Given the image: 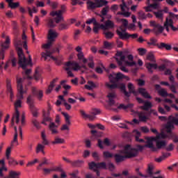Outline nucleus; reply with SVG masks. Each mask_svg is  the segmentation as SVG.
Wrapping results in <instances>:
<instances>
[{"instance_id":"nucleus-1","label":"nucleus","mask_w":178,"mask_h":178,"mask_svg":"<svg viewBox=\"0 0 178 178\" xmlns=\"http://www.w3.org/2000/svg\"><path fill=\"white\" fill-rule=\"evenodd\" d=\"M137 148L131 147L130 145H127L123 149L118 150L119 154L114 155V159L116 163L124 162L126 159L136 158L138 155V151H143L144 147L141 145H138Z\"/></svg>"},{"instance_id":"nucleus-2","label":"nucleus","mask_w":178,"mask_h":178,"mask_svg":"<svg viewBox=\"0 0 178 178\" xmlns=\"http://www.w3.org/2000/svg\"><path fill=\"white\" fill-rule=\"evenodd\" d=\"M23 81H24V79L17 78V100L15 103V111L17 108L22 107V99L24 98L23 95L26 94V90L23 88Z\"/></svg>"},{"instance_id":"nucleus-3","label":"nucleus","mask_w":178,"mask_h":178,"mask_svg":"<svg viewBox=\"0 0 178 178\" xmlns=\"http://www.w3.org/2000/svg\"><path fill=\"white\" fill-rule=\"evenodd\" d=\"M129 49H124L122 51H117V53L115 54V56H117L115 58V60L118 65H122L123 62H124V63L127 65V66H136V62H129L128 60H126L127 56L129 55Z\"/></svg>"},{"instance_id":"nucleus-4","label":"nucleus","mask_w":178,"mask_h":178,"mask_svg":"<svg viewBox=\"0 0 178 178\" xmlns=\"http://www.w3.org/2000/svg\"><path fill=\"white\" fill-rule=\"evenodd\" d=\"M17 49V54H18V65H19L20 67L23 69V70H26L27 65H31V56H29V61L24 56V54H23V49H22V47H16Z\"/></svg>"},{"instance_id":"nucleus-5","label":"nucleus","mask_w":178,"mask_h":178,"mask_svg":"<svg viewBox=\"0 0 178 178\" xmlns=\"http://www.w3.org/2000/svg\"><path fill=\"white\" fill-rule=\"evenodd\" d=\"M51 45H52V42H51V40H49V42L47 44L42 45V48L46 49L45 52H42L41 54L42 58H44V60H47V56L49 58H51V59H53V60H56V58L54 57V56L51 55L52 54H55V52L59 53V49L56 48L51 50H48L49 49V48H51Z\"/></svg>"},{"instance_id":"nucleus-6","label":"nucleus","mask_w":178,"mask_h":178,"mask_svg":"<svg viewBox=\"0 0 178 178\" xmlns=\"http://www.w3.org/2000/svg\"><path fill=\"white\" fill-rule=\"evenodd\" d=\"M175 126H178V118L173 115H170L168 117V121L165 124V129L168 138H170V137L175 134V133L172 131V130L175 129Z\"/></svg>"},{"instance_id":"nucleus-7","label":"nucleus","mask_w":178,"mask_h":178,"mask_svg":"<svg viewBox=\"0 0 178 178\" xmlns=\"http://www.w3.org/2000/svg\"><path fill=\"white\" fill-rule=\"evenodd\" d=\"M134 106V104H128L127 105H124L123 104H120V106H118V109H124V111H126V109H131V112L132 113H137L139 118V122H147V120H148V118L147 117V115H145V114H144V113L140 112H136L134 110H133V108Z\"/></svg>"},{"instance_id":"nucleus-8","label":"nucleus","mask_w":178,"mask_h":178,"mask_svg":"<svg viewBox=\"0 0 178 178\" xmlns=\"http://www.w3.org/2000/svg\"><path fill=\"white\" fill-rule=\"evenodd\" d=\"M161 138H169V136L163 132L161 134H158L156 137H150L147 138L146 147L147 148H150L152 151L155 152L157 151V148L154 146V141H156V140H161Z\"/></svg>"},{"instance_id":"nucleus-9","label":"nucleus","mask_w":178,"mask_h":178,"mask_svg":"<svg viewBox=\"0 0 178 178\" xmlns=\"http://www.w3.org/2000/svg\"><path fill=\"white\" fill-rule=\"evenodd\" d=\"M66 12V6H61V10L57 11H52L50 15L53 17H55L56 24L60 23V22H65V19L63 18V13Z\"/></svg>"},{"instance_id":"nucleus-10","label":"nucleus","mask_w":178,"mask_h":178,"mask_svg":"<svg viewBox=\"0 0 178 178\" xmlns=\"http://www.w3.org/2000/svg\"><path fill=\"white\" fill-rule=\"evenodd\" d=\"M88 165H89V169H90V170H94L97 176H100V172H99V170H98V169H105V170L108 169L106 166V163L105 162L95 163L94 161H92L89 163Z\"/></svg>"},{"instance_id":"nucleus-11","label":"nucleus","mask_w":178,"mask_h":178,"mask_svg":"<svg viewBox=\"0 0 178 178\" xmlns=\"http://www.w3.org/2000/svg\"><path fill=\"white\" fill-rule=\"evenodd\" d=\"M88 5V9L92 10L97 9V8H102L105 5H108V1L105 0H95V2L88 0L86 2Z\"/></svg>"},{"instance_id":"nucleus-12","label":"nucleus","mask_w":178,"mask_h":178,"mask_svg":"<svg viewBox=\"0 0 178 178\" xmlns=\"http://www.w3.org/2000/svg\"><path fill=\"white\" fill-rule=\"evenodd\" d=\"M133 5V1L132 0H128L127 3L126 2L122 1V3L120 4V8L122 12H118V15H122L124 17H130L131 13L129 12H126L127 10H129L130 9V6Z\"/></svg>"},{"instance_id":"nucleus-13","label":"nucleus","mask_w":178,"mask_h":178,"mask_svg":"<svg viewBox=\"0 0 178 178\" xmlns=\"http://www.w3.org/2000/svg\"><path fill=\"white\" fill-rule=\"evenodd\" d=\"M27 104L29 106L31 112L34 118H38V109L34 106V97L33 95H29L26 100Z\"/></svg>"},{"instance_id":"nucleus-14","label":"nucleus","mask_w":178,"mask_h":178,"mask_svg":"<svg viewBox=\"0 0 178 178\" xmlns=\"http://www.w3.org/2000/svg\"><path fill=\"white\" fill-rule=\"evenodd\" d=\"M10 44V38H9V36H6V41L1 44L0 60H3V59H5V51H6V49H8Z\"/></svg>"},{"instance_id":"nucleus-15","label":"nucleus","mask_w":178,"mask_h":178,"mask_svg":"<svg viewBox=\"0 0 178 178\" xmlns=\"http://www.w3.org/2000/svg\"><path fill=\"white\" fill-rule=\"evenodd\" d=\"M120 88L121 91H122V92L125 95V97H127L128 98H129V97H130V95H131V94H134V92H136L134 91V85H133V83H128V90L129 92H127L126 90V85H124V83H121Z\"/></svg>"},{"instance_id":"nucleus-16","label":"nucleus","mask_w":178,"mask_h":178,"mask_svg":"<svg viewBox=\"0 0 178 178\" xmlns=\"http://www.w3.org/2000/svg\"><path fill=\"white\" fill-rule=\"evenodd\" d=\"M150 25L153 27L152 31L155 35H159L163 33L165 27L162 26L160 24L155 22V21H151Z\"/></svg>"},{"instance_id":"nucleus-17","label":"nucleus","mask_w":178,"mask_h":178,"mask_svg":"<svg viewBox=\"0 0 178 178\" xmlns=\"http://www.w3.org/2000/svg\"><path fill=\"white\" fill-rule=\"evenodd\" d=\"M152 170H154V165H152V164L148 165L147 170V175H143V173L140 172V168H136V172L137 175H138V176H140V177H145V178L152 177V176H154V174Z\"/></svg>"},{"instance_id":"nucleus-18","label":"nucleus","mask_w":178,"mask_h":178,"mask_svg":"<svg viewBox=\"0 0 178 178\" xmlns=\"http://www.w3.org/2000/svg\"><path fill=\"white\" fill-rule=\"evenodd\" d=\"M116 33L120 40H129V38L136 39L138 37V34L137 33L129 34V33H122L119 30H117Z\"/></svg>"},{"instance_id":"nucleus-19","label":"nucleus","mask_w":178,"mask_h":178,"mask_svg":"<svg viewBox=\"0 0 178 178\" xmlns=\"http://www.w3.org/2000/svg\"><path fill=\"white\" fill-rule=\"evenodd\" d=\"M164 29H165L166 31H168V33H169L170 29L169 27L171 28V30H172V31H177L178 28L175 27V26H173V19H168L166 18L165 22L164 23Z\"/></svg>"},{"instance_id":"nucleus-20","label":"nucleus","mask_w":178,"mask_h":178,"mask_svg":"<svg viewBox=\"0 0 178 178\" xmlns=\"http://www.w3.org/2000/svg\"><path fill=\"white\" fill-rule=\"evenodd\" d=\"M172 108L166 104H163L162 106L158 107V111L161 115H168V112H170Z\"/></svg>"},{"instance_id":"nucleus-21","label":"nucleus","mask_w":178,"mask_h":178,"mask_svg":"<svg viewBox=\"0 0 178 178\" xmlns=\"http://www.w3.org/2000/svg\"><path fill=\"white\" fill-rule=\"evenodd\" d=\"M65 66L71 69V70H75V72L81 69V67H80L79 63L75 61H68L65 63Z\"/></svg>"},{"instance_id":"nucleus-22","label":"nucleus","mask_w":178,"mask_h":178,"mask_svg":"<svg viewBox=\"0 0 178 178\" xmlns=\"http://www.w3.org/2000/svg\"><path fill=\"white\" fill-rule=\"evenodd\" d=\"M15 119L17 124H19L20 123V112H19V109L16 108L15 113L13 115L12 119H11V123L12 124H15Z\"/></svg>"},{"instance_id":"nucleus-23","label":"nucleus","mask_w":178,"mask_h":178,"mask_svg":"<svg viewBox=\"0 0 178 178\" xmlns=\"http://www.w3.org/2000/svg\"><path fill=\"white\" fill-rule=\"evenodd\" d=\"M32 93L35 97H37L39 101H41V99H42V97H44V92H42L41 90H38L36 88H32Z\"/></svg>"},{"instance_id":"nucleus-24","label":"nucleus","mask_w":178,"mask_h":178,"mask_svg":"<svg viewBox=\"0 0 178 178\" xmlns=\"http://www.w3.org/2000/svg\"><path fill=\"white\" fill-rule=\"evenodd\" d=\"M138 92L143 97V98H145L146 99H152V97L149 95V93L145 90V88H140L138 89Z\"/></svg>"},{"instance_id":"nucleus-25","label":"nucleus","mask_w":178,"mask_h":178,"mask_svg":"<svg viewBox=\"0 0 178 178\" xmlns=\"http://www.w3.org/2000/svg\"><path fill=\"white\" fill-rule=\"evenodd\" d=\"M56 37H58V33L54 31V30L50 29L49 31V33H48L49 41L54 42V41H55V38H56Z\"/></svg>"},{"instance_id":"nucleus-26","label":"nucleus","mask_w":178,"mask_h":178,"mask_svg":"<svg viewBox=\"0 0 178 178\" xmlns=\"http://www.w3.org/2000/svg\"><path fill=\"white\" fill-rule=\"evenodd\" d=\"M7 92L10 93V99L12 101L13 98V90H12V85L10 84V80L6 79Z\"/></svg>"},{"instance_id":"nucleus-27","label":"nucleus","mask_w":178,"mask_h":178,"mask_svg":"<svg viewBox=\"0 0 178 178\" xmlns=\"http://www.w3.org/2000/svg\"><path fill=\"white\" fill-rule=\"evenodd\" d=\"M15 0H6V1L8 3V8H10V9H16L20 6V3L19 2H13Z\"/></svg>"},{"instance_id":"nucleus-28","label":"nucleus","mask_w":178,"mask_h":178,"mask_svg":"<svg viewBox=\"0 0 178 178\" xmlns=\"http://www.w3.org/2000/svg\"><path fill=\"white\" fill-rule=\"evenodd\" d=\"M133 134H134V136H135L136 141H137L138 143L145 142L144 139H140V137H141V132H140V131L135 129L134 130Z\"/></svg>"},{"instance_id":"nucleus-29","label":"nucleus","mask_w":178,"mask_h":178,"mask_svg":"<svg viewBox=\"0 0 178 178\" xmlns=\"http://www.w3.org/2000/svg\"><path fill=\"white\" fill-rule=\"evenodd\" d=\"M49 110L47 112H43V122H42V124L47 125L45 122H51L52 119L49 117Z\"/></svg>"},{"instance_id":"nucleus-30","label":"nucleus","mask_w":178,"mask_h":178,"mask_svg":"<svg viewBox=\"0 0 178 178\" xmlns=\"http://www.w3.org/2000/svg\"><path fill=\"white\" fill-rule=\"evenodd\" d=\"M49 129L52 134H58V125H56L55 122H50Z\"/></svg>"},{"instance_id":"nucleus-31","label":"nucleus","mask_w":178,"mask_h":178,"mask_svg":"<svg viewBox=\"0 0 178 178\" xmlns=\"http://www.w3.org/2000/svg\"><path fill=\"white\" fill-rule=\"evenodd\" d=\"M108 98V104L112 106V105H115V98H116V94L115 92L108 93L107 95Z\"/></svg>"},{"instance_id":"nucleus-32","label":"nucleus","mask_w":178,"mask_h":178,"mask_svg":"<svg viewBox=\"0 0 178 178\" xmlns=\"http://www.w3.org/2000/svg\"><path fill=\"white\" fill-rule=\"evenodd\" d=\"M145 66L147 69L148 70V72L149 73H152V69H157L158 68V65L155 63H145Z\"/></svg>"},{"instance_id":"nucleus-33","label":"nucleus","mask_w":178,"mask_h":178,"mask_svg":"<svg viewBox=\"0 0 178 178\" xmlns=\"http://www.w3.org/2000/svg\"><path fill=\"white\" fill-rule=\"evenodd\" d=\"M151 108H152V103H151L150 102H145L144 106H140V109L147 111H149Z\"/></svg>"},{"instance_id":"nucleus-34","label":"nucleus","mask_w":178,"mask_h":178,"mask_svg":"<svg viewBox=\"0 0 178 178\" xmlns=\"http://www.w3.org/2000/svg\"><path fill=\"white\" fill-rule=\"evenodd\" d=\"M0 165H2V166L0 168V177H3V171L6 172L8 170V168L5 167V161L1 160L0 161Z\"/></svg>"},{"instance_id":"nucleus-35","label":"nucleus","mask_w":178,"mask_h":178,"mask_svg":"<svg viewBox=\"0 0 178 178\" xmlns=\"http://www.w3.org/2000/svg\"><path fill=\"white\" fill-rule=\"evenodd\" d=\"M97 87H98V86L92 81H88V84L85 85L86 90H92L93 88H97Z\"/></svg>"},{"instance_id":"nucleus-36","label":"nucleus","mask_w":178,"mask_h":178,"mask_svg":"<svg viewBox=\"0 0 178 178\" xmlns=\"http://www.w3.org/2000/svg\"><path fill=\"white\" fill-rule=\"evenodd\" d=\"M163 48H165V49L167 51H170V49H172V45L164 42H161L160 44H159V49H163Z\"/></svg>"},{"instance_id":"nucleus-37","label":"nucleus","mask_w":178,"mask_h":178,"mask_svg":"<svg viewBox=\"0 0 178 178\" xmlns=\"http://www.w3.org/2000/svg\"><path fill=\"white\" fill-rule=\"evenodd\" d=\"M103 34L104 35V37L106 38V40H112L113 37H115V33L109 31H104Z\"/></svg>"},{"instance_id":"nucleus-38","label":"nucleus","mask_w":178,"mask_h":178,"mask_svg":"<svg viewBox=\"0 0 178 178\" xmlns=\"http://www.w3.org/2000/svg\"><path fill=\"white\" fill-rule=\"evenodd\" d=\"M122 79H126L127 81L130 80V78H129V76H125L123 75V74L120 72L115 74V81H119V80H122Z\"/></svg>"},{"instance_id":"nucleus-39","label":"nucleus","mask_w":178,"mask_h":178,"mask_svg":"<svg viewBox=\"0 0 178 178\" xmlns=\"http://www.w3.org/2000/svg\"><path fill=\"white\" fill-rule=\"evenodd\" d=\"M156 142V145L158 148V149H161L162 147H165L166 145V142L164 140H159V139H157L156 140H153Z\"/></svg>"},{"instance_id":"nucleus-40","label":"nucleus","mask_w":178,"mask_h":178,"mask_svg":"<svg viewBox=\"0 0 178 178\" xmlns=\"http://www.w3.org/2000/svg\"><path fill=\"white\" fill-rule=\"evenodd\" d=\"M55 17H54V19H49L48 21L47 26L50 29H54V27L56 26V24H55L56 23V19H55Z\"/></svg>"},{"instance_id":"nucleus-41","label":"nucleus","mask_w":178,"mask_h":178,"mask_svg":"<svg viewBox=\"0 0 178 178\" xmlns=\"http://www.w3.org/2000/svg\"><path fill=\"white\" fill-rule=\"evenodd\" d=\"M106 86L108 87V88H110V90H115V88H120V85L115 83V82H113V84L106 83Z\"/></svg>"},{"instance_id":"nucleus-42","label":"nucleus","mask_w":178,"mask_h":178,"mask_svg":"<svg viewBox=\"0 0 178 178\" xmlns=\"http://www.w3.org/2000/svg\"><path fill=\"white\" fill-rule=\"evenodd\" d=\"M20 176V172H17L16 171L11 170L9 172V176L6 177L7 178H19Z\"/></svg>"},{"instance_id":"nucleus-43","label":"nucleus","mask_w":178,"mask_h":178,"mask_svg":"<svg viewBox=\"0 0 178 178\" xmlns=\"http://www.w3.org/2000/svg\"><path fill=\"white\" fill-rule=\"evenodd\" d=\"M158 40L155 39L154 38H150V42H147V45H153L154 47H159V44L157 43Z\"/></svg>"},{"instance_id":"nucleus-44","label":"nucleus","mask_w":178,"mask_h":178,"mask_svg":"<svg viewBox=\"0 0 178 178\" xmlns=\"http://www.w3.org/2000/svg\"><path fill=\"white\" fill-rule=\"evenodd\" d=\"M41 137H42V144H43V145H48L49 144V142H48V140L47 139V135H45V132L42 131L41 133Z\"/></svg>"},{"instance_id":"nucleus-45","label":"nucleus","mask_w":178,"mask_h":178,"mask_svg":"<svg viewBox=\"0 0 178 178\" xmlns=\"http://www.w3.org/2000/svg\"><path fill=\"white\" fill-rule=\"evenodd\" d=\"M146 58H147V60H149L150 62H152L153 63H155V62H156V60H155V56H154V53H152V52H149L147 55Z\"/></svg>"},{"instance_id":"nucleus-46","label":"nucleus","mask_w":178,"mask_h":178,"mask_svg":"<svg viewBox=\"0 0 178 178\" xmlns=\"http://www.w3.org/2000/svg\"><path fill=\"white\" fill-rule=\"evenodd\" d=\"M69 29V24L66 23H62L58 25V30L63 31V30H67Z\"/></svg>"},{"instance_id":"nucleus-47","label":"nucleus","mask_w":178,"mask_h":178,"mask_svg":"<svg viewBox=\"0 0 178 178\" xmlns=\"http://www.w3.org/2000/svg\"><path fill=\"white\" fill-rule=\"evenodd\" d=\"M51 143L55 145L56 144H64L65 143V139L60 138H55L54 140L51 142Z\"/></svg>"},{"instance_id":"nucleus-48","label":"nucleus","mask_w":178,"mask_h":178,"mask_svg":"<svg viewBox=\"0 0 178 178\" xmlns=\"http://www.w3.org/2000/svg\"><path fill=\"white\" fill-rule=\"evenodd\" d=\"M106 29L108 30V29H113L115 27V24H113V22L111 20H107L106 22Z\"/></svg>"},{"instance_id":"nucleus-49","label":"nucleus","mask_w":178,"mask_h":178,"mask_svg":"<svg viewBox=\"0 0 178 178\" xmlns=\"http://www.w3.org/2000/svg\"><path fill=\"white\" fill-rule=\"evenodd\" d=\"M14 45L15 48H19V47H22L23 45V41H22V40L15 39L14 40Z\"/></svg>"},{"instance_id":"nucleus-50","label":"nucleus","mask_w":178,"mask_h":178,"mask_svg":"<svg viewBox=\"0 0 178 178\" xmlns=\"http://www.w3.org/2000/svg\"><path fill=\"white\" fill-rule=\"evenodd\" d=\"M159 94L161 95V97H166L169 95V94L168 93V92L162 88L160 90L158 91Z\"/></svg>"},{"instance_id":"nucleus-51","label":"nucleus","mask_w":178,"mask_h":178,"mask_svg":"<svg viewBox=\"0 0 178 178\" xmlns=\"http://www.w3.org/2000/svg\"><path fill=\"white\" fill-rule=\"evenodd\" d=\"M104 48H105V49H112V48H113L112 43H111L108 41H104Z\"/></svg>"},{"instance_id":"nucleus-52","label":"nucleus","mask_w":178,"mask_h":178,"mask_svg":"<svg viewBox=\"0 0 178 178\" xmlns=\"http://www.w3.org/2000/svg\"><path fill=\"white\" fill-rule=\"evenodd\" d=\"M108 79L111 81V83H115L116 81V74L111 73L108 75Z\"/></svg>"},{"instance_id":"nucleus-53","label":"nucleus","mask_w":178,"mask_h":178,"mask_svg":"<svg viewBox=\"0 0 178 178\" xmlns=\"http://www.w3.org/2000/svg\"><path fill=\"white\" fill-rule=\"evenodd\" d=\"M62 115H63L65 117V123H67L68 125H70V117L69 116V114L65 112H62Z\"/></svg>"},{"instance_id":"nucleus-54","label":"nucleus","mask_w":178,"mask_h":178,"mask_svg":"<svg viewBox=\"0 0 178 178\" xmlns=\"http://www.w3.org/2000/svg\"><path fill=\"white\" fill-rule=\"evenodd\" d=\"M138 15L140 20H144L147 19V15H145V13H144V11H139L138 13Z\"/></svg>"},{"instance_id":"nucleus-55","label":"nucleus","mask_w":178,"mask_h":178,"mask_svg":"<svg viewBox=\"0 0 178 178\" xmlns=\"http://www.w3.org/2000/svg\"><path fill=\"white\" fill-rule=\"evenodd\" d=\"M45 148V146L42 144H38V146L36 147V154H39V152H41Z\"/></svg>"},{"instance_id":"nucleus-56","label":"nucleus","mask_w":178,"mask_h":178,"mask_svg":"<svg viewBox=\"0 0 178 178\" xmlns=\"http://www.w3.org/2000/svg\"><path fill=\"white\" fill-rule=\"evenodd\" d=\"M91 23H92L94 26H98V22H97L95 18L89 19L86 21V24H91Z\"/></svg>"},{"instance_id":"nucleus-57","label":"nucleus","mask_w":178,"mask_h":178,"mask_svg":"<svg viewBox=\"0 0 178 178\" xmlns=\"http://www.w3.org/2000/svg\"><path fill=\"white\" fill-rule=\"evenodd\" d=\"M32 124L33 126L39 130V129H41V126L40 125V122L36 119L32 120Z\"/></svg>"},{"instance_id":"nucleus-58","label":"nucleus","mask_w":178,"mask_h":178,"mask_svg":"<svg viewBox=\"0 0 178 178\" xmlns=\"http://www.w3.org/2000/svg\"><path fill=\"white\" fill-rule=\"evenodd\" d=\"M33 77L35 80H36V81H38V80L41 79V74H40V72L38 71V70H35Z\"/></svg>"},{"instance_id":"nucleus-59","label":"nucleus","mask_w":178,"mask_h":178,"mask_svg":"<svg viewBox=\"0 0 178 178\" xmlns=\"http://www.w3.org/2000/svg\"><path fill=\"white\" fill-rule=\"evenodd\" d=\"M138 52L140 56H144V55L147 54V49L144 48H139L138 49Z\"/></svg>"},{"instance_id":"nucleus-60","label":"nucleus","mask_w":178,"mask_h":178,"mask_svg":"<svg viewBox=\"0 0 178 178\" xmlns=\"http://www.w3.org/2000/svg\"><path fill=\"white\" fill-rule=\"evenodd\" d=\"M81 163H83V161H81V160H76L74 161H71V165H72L73 166L79 167V166H80V165H81Z\"/></svg>"},{"instance_id":"nucleus-61","label":"nucleus","mask_w":178,"mask_h":178,"mask_svg":"<svg viewBox=\"0 0 178 178\" xmlns=\"http://www.w3.org/2000/svg\"><path fill=\"white\" fill-rule=\"evenodd\" d=\"M154 13L157 19H163V13H162V11L154 12Z\"/></svg>"},{"instance_id":"nucleus-62","label":"nucleus","mask_w":178,"mask_h":178,"mask_svg":"<svg viewBox=\"0 0 178 178\" xmlns=\"http://www.w3.org/2000/svg\"><path fill=\"white\" fill-rule=\"evenodd\" d=\"M103 155H104V158H113V154L108 151L104 152Z\"/></svg>"},{"instance_id":"nucleus-63","label":"nucleus","mask_w":178,"mask_h":178,"mask_svg":"<svg viewBox=\"0 0 178 178\" xmlns=\"http://www.w3.org/2000/svg\"><path fill=\"white\" fill-rule=\"evenodd\" d=\"M107 169L110 170L111 172H113L115 170V165L112 163H108L107 164Z\"/></svg>"},{"instance_id":"nucleus-64","label":"nucleus","mask_w":178,"mask_h":178,"mask_svg":"<svg viewBox=\"0 0 178 178\" xmlns=\"http://www.w3.org/2000/svg\"><path fill=\"white\" fill-rule=\"evenodd\" d=\"M170 138L172 139L173 143H178V136L176 134H174Z\"/></svg>"}]
</instances>
